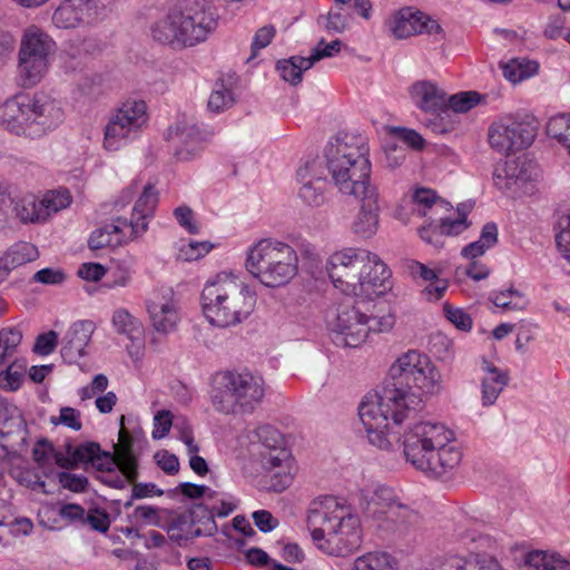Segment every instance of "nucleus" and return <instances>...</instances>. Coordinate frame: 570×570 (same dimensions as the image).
Segmentation results:
<instances>
[{"label": "nucleus", "mask_w": 570, "mask_h": 570, "mask_svg": "<svg viewBox=\"0 0 570 570\" xmlns=\"http://www.w3.org/2000/svg\"><path fill=\"white\" fill-rule=\"evenodd\" d=\"M50 423L53 425H63L73 431H79L82 428L80 412L69 406L61 407L58 416L50 417Z\"/></svg>", "instance_id": "57"}, {"label": "nucleus", "mask_w": 570, "mask_h": 570, "mask_svg": "<svg viewBox=\"0 0 570 570\" xmlns=\"http://www.w3.org/2000/svg\"><path fill=\"white\" fill-rule=\"evenodd\" d=\"M216 531L217 525L212 519H206L203 527H196L187 522H174L167 529L169 539L179 546H185L197 537L213 535Z\"/></svg>", "instance_id": "33"}, {"label": "nucleus", "mask_w": 570, "mask_h": 570, "mask_svg": "<svg viewBox=\"0 0 570 570\" xmlns=\"http://www.w3.org/2000/svg\"><path fill=\"white\" fill-rule=\"evenodd\" d=\"M147 312L157 333L167 335L177 330L180 322L179 302L171 288L154 292L147 301Z\"/></svg>", "instance_id": "21"}, {"label": "nucleus", "mask_w": 570, "mask_h": 570, "mask_svg": "<svg viewBox=\"0 0 570 570\" xmlns=\"http://www.w3.org/2000/svg\"><path fill=\"white\" fill-rule=\"evenodd\" d=\"M111 323L118 334L128 337H131L140 328V322L125 308H118L114 312Z\"/></svg>", "instance_id": "48"}, {"label": "nucleus", "mask_w": 570, "mask_h": 570, "mask_svg": "<svg viewBox=\"0 0 570 570\" xmlns=\"http://www.w3.org/2000/svg\"><path fill=\"white\" fill-rule=\"evenodd\" d=\"M255 436L262 443L261 463L265 471L268 489L283 492L293 481L294 460L291 452L283 445L281 433L271 425H262L255 430Z\"/></svg>", "instance_id": "12"}, {"label": "nucleus", "mask_w": 570, "mask_h": 570, "mask_svg": "<svg viewBox=\"0 0 570 570\" xmlns=\"http://www.w3.org/2000/svg\"><path fill=\"white\" fill-rule=\"evenodd\" d=\"M390 375L395 381L392 387H401L406 395H417L421 406L424 396L442 391L440 371L429 356L416 350L401 354L391 365Z\"/></svg>", "instance_id": "10"}, {"label": "nucleus", "mask_w": 570, "mask_h": 570, "mask_svg": "<svg viewBox=\"0 0 570 570\" xmlns=\"http://www.w3.org/2000/svg\"><path fill=\"white\" fill-rule=\"evenodd\" d=\"M553 553L535 550L527 554L524 561L525 570H551Z\"/></svg>", "instance_id": "60"}, {"label": "nucleus", "mask_w": 570, "mask_h": 570, "mask_svg": "<svg viewBox=\"0 0 570 570\" xmlns=\"http://www.w3.org/2000/svg\"><path fill=\"white\" fill-rule=\"evenodd\" d=\"M72 202V197L67 189L48 190L41 197H39V208L41 215H43V223L48 218L67 208Z\"/></svg>", "instance_id": "38"}, {"label": "nucleus", "mask_w": 570, "mask_h": 570, "mask_svg": "<svg viewBox=\"0 0 570 570\" xmlns=\"http://www.w3.org/2000/svg\"><path fill=\"white\" fill-rule=\"evenodd\" d=\"M343 43L341 40L336 39L331 42H326L324 39L320 40L315 48H313L311 55L307 57L312 67L317 61L324 58H332L341 51Z\"/></svg>", "instance_id": "55"}, {"label": "nucleus", "mask_w": 570, "mask_h": 570, "mask_svg": "<svg viewBox=\"0 0 570 570\" xmlns=\"http://www.w3.org/2000/svg\"><path fill=\"white\" fill-rule=\"evenodd\" d=\"M409 94L412 102L424 112L440 114L448 108L445 91L433 81H415Z\"/></svg>", "instance_id": "28"}, {"label": "nucleus", "mask_w": 570, "mask_h": 570, "mask_svg": "<svg viewBox=\"0 0 570 570\" xmlns=\"http://www.w3.org/2000/svg\"><path fill=\"white\" fill-rule=\"evenodd\" d=\"M414 210L420 216H428L430 220L436 222L440 215L449 209V203L436 197L432 189L421 188L413 195Z\"/></svg>", "instance_id": "34"}, {"label": "nucleus", "mask_w": 570, "mask_h": 570, "mask_svg": "<svg viewBox=\"0 0 570 570\" xmlns=\"http://www.w3.org/2000/svg\"><path fill=\"white\" fill-rule=\"evenodd\" d=\"M480 371L481 404L488 407L497 402L500 394L508 386L510 376L507 370L497 366L484 357L480 361Z\"/></svg>", "instance_id": "27"}, {"label": "nucleus", "mask_w": 570, "mask_h": 570, "mask_svg": "<svg viewBox=\"0 0 570 570\" xmlns=\"http://www.w3.org/2000/svg\"><path fill=\"white\" fill-rule=\"evenodd\" d=\"M448 107L455 112H466L478 106L482 96L476 91H461L459 94L446 97Z\"/></svg>", "instance_id": "50"}, {"label": "nucleus", "mask_w": 570, "mask_h": 570, "mask_svg": "<svg viewBox=\"0 0 570 570\" xmlns=\"http://www.w3.org/2000/svg\"><path fill=\"white\" fill-rule=\"evenodd\" d=\"M95 332V324L91 321L75 322L66 332L62 340L61 354L69 362H75L86 354L91 336Z\"/></svg>", "instance_id": "29"}, {"label": "nucleus", "mask_w": 570, "mask_h": 570, "mask_svg": "<svg viewBox=\"0 0 570 570\" xmlns=\"http://www.w3.org/2000/svg\"><path fill=\"white\" fill-rule=\"evenodd\" d=\"M158 203V191L151 184L144 186L142 193L134 207V215L150 216Z\"/></svg>", "instance_id": "51"}, {"label": "nucleus", "mask_w": 570, "mask_h": 570, "mask_svg": "<svg viewBox=\"0 0 570 570\" xmlns=\"http://www.w3.org/2000/svg\"><path fill=\"white\" fill-rule=\"evenodd\" d=\"M125 223H117L114 219L111 223L104 225L94 230L88 239V246L92 250L102 249L105 247H117L124 244V236L121 235V227Z\"/></svg>", "instance_id": "35"}, {"label": "nucleus", "mask_w": 570, "mask_h": 570, "mask_svg": "<svg viewBox=\"0 0 570 570\" xmlns=\"http://www.w3.org/2000/svg\"><path fill=\"white\" fill-rule=\"evenodd\" d=\"M324 157L332 181L341 194L358 196L374 186L367 147L362 137L338 134L327 142Z\"/></svg>", "instance_id": "6"}, {"label": "nucleus", "mask_w": 570, "mask_h": 570, "mask_svg": "<svg viewBox=\"0 0 570 570\" xmlns=\"http://www.w3.org/2000/svg\"><path fill=\"white\" fill-rule=\"evenodd\" d=\"M547 132L550 137L557 139L570 156V115L552 117L548 121Z\"/></svg>", "instance_id": "45"}, {"label": "nucleus", "mask_w": 570, "mask_h": 570, "mask_svg": "<svg viewBox=\"0 0 570 570\" xmlns=\"http://www.w3.org/2000/svg\"><path fill=\"white\" fill-rule=\"evenodd\" d=\"M174 420L170 411L161 410L158 411L154 416V430H153V439L160 440L165 438L173 426Z\"/></svg>", "instance_id": "62"}, {"label": "nucleus", "mask_w": 570, "mask_h": 570, "mask_svg": "<svg viewBox=\"0 0 570 570\" xmlns=\"http://www.w3.org/2000/svg\"><path fill=\"white\" fill-rule=\"evenodd\" d=\"M236 509V504L225 495L216 492V497L208 501L205 510L208 515L206 519H212L215 522V518H225L229 515Z\"/></svg>", "instance_id": "53"}, {"label": "nucleus", "mask_w": 570, "mask_h": 570, "mask_svg": "<svg viewBox=\"0 0 570 570\" xmlns=\"http://www.w3.org/2000/svg\"><path fill=\"white\" fill-rule=\"evenodd\" d=\"M234 102L233 94L229 89L220 87L215 89L208 99V108L212 111L220 112L229 108Z\"/></svg>", "instance_id": "61"}, {"label": "nucleus", "mask_w": 570, "mask_h": 570, "mask_svg": "<svg viewBox=\"0 0 570 570\" xmlns=\"http://www.w3.org/2000/svg\"><path fill=\"white\" fill-rule=\"evenodd\" d=\"M443 312L446 320L461 331H470L472 327V318L462 308L454 307L449 303L443 305Z\"/></svg>", "instance_id": "58"}, {"label": "nucleus", "mask_w": 570, "mask_h": 570, "mask_svg": "<svg viewBox=\"0 0 570 570\" xmlns=\"http://www.w3.org/2000/svg\"><path fill=\"white\" fill-rule=\"evenodd\" d=\"M301 184L299 197L309 206H321L325 202L327 180L323 176L322 164L318 160L307 161L297 170Z\"/></svg>", "instance_id": "25"}, {"label": "nucleus", "mask_w": 570, "mask_h": 570, "mask_svg": "<svg viewBox=\"0 0 570 570\" xmlns=\"http://www.w3.org/2000/svg\"><path fill=\"white\" fill-rule=\"evenodd\" d=\"M58 481L61 488L75 493L85 492L89 483L87 476L71 472L58 473Z\"/></svg>", "instance_id": "59"}, {"label": "nucleus", "mask_w": 570, "mask_h": 570, "mask_svg": "<svg viewBox=\"0 0 570 570\" xmlns=\"http://www.w3.org/2000/svg\"><path fill=\"white\" fill-rule=\"evenodd\" d=\"M364 511L367 517L377 521L379 528L400 533H404L419 519L417 513L400 502L387 488L375 490Z\"/></svg>", "instance_id": "16"}, {"label": "nucleus", "mask_w": 570, "mask_h": 570, "mask_svg": "<svg viewBox=\"0 0 570 570\" xmlns=\"http://www.w3.org/2000/svg\"><path fill=\"white\" fill-rule=\"evenodd\" d=\"M276 35V29L272 24L264 26L259 28L256 33L254 35L253 41H252V56L249 59H253L257 51L261 49L266 48L272 40L274 39Z\"/></svg>", "instance_id": "64"}, {"label": "nucleus", "mask_w": 570, "mask_h": 570, "mask_svg": "<svg viewBox=\"0 0 570 570\" xmlns=\"http://www.w3.org/2000/svg\"><path fill=\"white\" fill-rule=\"evenodd\" d=\"M217 27V16L204 1L185 0L151 26L156 41L193 47L207 39Z\"/></svg>", "instance_id": "7"}, {"label": "nucleus", "mask_w": 570, "mask_h": 570, "mask_svg": "<svg viewBox=\"0 0 570 570\" xmlns=\"http://www.w3.org/2000/svg\"><path fill=\"white\" fill-rule=\"evenodd\" d=\"M439 225L434 226L435 222H432L420 229L421 238L435 247L442 246L441 236H454L464 232L469 225L464 214H460L456 218L451 217H439Z\"/></svg>", "instance_id": "30"}, {"label": "nucleus", "mask_w": 570, "mask_h": 570, "mask_svg": "<svg viewBox=\"0 0 570 570\" xmlns=\"http://www.w3.org/2000/svg\"><path fill=\"white\" fill-rule=\"evenodd\" d=\"M166 139L173 145L174 155L179 161H189L202 150V132L191 119L177 120L168 128Z\"/></svg>", "instance_id": "23"}, {"label": "nucleus", "mask_w": 570, "mask_h": 570, "mask_svg": "<svg viewBox=\"0 0 570 570\" xmlns=\"http://www.w3.org/2000/svg\"><path fill=\"white\" fill-rule=\"evenodd\" d=\"M421 409L417 395H406L401 387H385L382 393L368 392L358 406V416L366 431L368 442L386 452L395 450L399 439L389 430L387 420L395 424L414 417Z\"/></svg>", "instance_id": "4"}, {"label": "nucleus", "mask_w": 570, "mask_h": 570, "mask_svg": "<svg viewBox=\"0 0 570 570\" xmlns=\"http://www.w3.org/2000/svg\"><path fill=\"white\" fill-rule=\"evenodd\" d=\"M403 455L415 470L442 476L455 470L463 458L455 433L438 422L420 421L409 425L403 434Z\"/></svg>", "instance_id": "3"}, {"label": "nucleus", "mask_w": 570, "mask_h": 570, "mask_svg": "<svg viewBox=\"0 0 570 570\" xmlns=\"http://www.w3.org/2000/svg\"><path fill=\"white\" fill-rule=\"evenodd\" d=\"M256 306V294L237 275L220 272L204 284L200 307L207 322L219 328L247 320Z\"/></svg>", "instance_id": "5"}, {"label": "nucleus", "mask_w": 570, "mask_h": 570, "mask_svg": "<svg viewBox=\"0 0 570 570\" xmlns=\"http://www.w3.org/2000/svg\"><path fill=\"white\" fill-rule=\"evenodd\" d=\"M318 22L330 32H343L351 23V16L343 7H336L321 17Z\"/></svg>", "instance_id": "47"}, {"label": "nucleus", "mask_w": 570, "mask_h": 570, "mask_svg": "<svg viewBox=\"0 0 570 570\" xmlns=\"http://www.w3.org/2000/svg\"><path fill=\"white\" fill-rule=\"evenodd\" d=\"M312 68L307 57L293 56L288 59L279 60L276 65L281 77L291 85H297L302 81L304 71Z\"/></svg>", "instance_id": "39"}, {"label": "nucleus", "mask_w": 570, "mask_h": 570, "mask_svg": "<svg viewBox=\"0 0 570 570\" xmlns=\"http://www.w3.org/2000/svg\"><path fill=\"white\" fill-rule=\"evenodd\" d=\"M179 489L184 495H186L190 499H202L203 500V503L197 505L193 511V514L195 517L198 515L199 511L205 510L208 501L213 500L216 497V491L212 490L210 488H208L206 485H198V484L186 482V483H181L179 485Z\"/></svg>", "instance_id": "49"}, {"label": "nucleus", "mask_w": 570, "mask_h": 570, "mask_svg": "<svg viewBox=\"0 0 570 570\" xmlns=\"http://www.w3.org/2000/svg\"><path fill=\"white\" fill-rule=\"evenodd\" d=\"M38 256L39 252L31 243L19 242L10 246L0 257V283L12 269L36 261Z\"/></svg>", "instance_id": "32"}, {"label": "nucleus", "mask_w": 570, "mask_h": 570, "mask_svg": "<svg viewBox=\"0 0 570 570\" xmlns=\"http://www.w3.org/2000/svg\"><path fill=\"white\" fill-rule=\"evenodd\" d=\"M353 570H397L392 558L385 552H370L356 558Z\"/></svg>", "instance_id": "43"}, {"label": "nucleus", "mask_w": 570, "mask_h": 570, "mask_svg": "<svg viewBox=\"0 0 570 570\" xmlns=\"http://www.w3.org/2000/svg\"><path fill=\"white\" fill-rule=\"evenodd\" d=\"M306 523L314 543L327 554L346 556L361 546V520L343 498L324 495L313 500Z\"/></svg>", "instance_id": "2"}, {"label": "nucleus", "mask_w": 570, "mask_h": 570, "mask_svg": "<svg viewBox=\"0 0 570 570\" xmlns=\"http://www.w3.org/2000/svg\"><path fill=\"white\" fill-rule=\"evenodd\" d=\"M353 197L360 200V208L351 224V230L361 239H370L376 234L380 223L377 188L373 186Z\"/></svg>", "instance_id": "24"}, {"label": "nucleus", "mask_w": 570, "mask_h": 570, "mask_svg": "<svg viewBox=\"0 0 570 570\" xmlns=\"http://www.w3.org/2000/svg\"><path fill=\"white\" fill-rule=\"evenodd\" d=\"M21 340L22 334L17 328L7 327L0 331V363L16 352Z\"/></svg>", "instance_id": "52"}, {"label": "nucleus", "mask_w": 570, "mask_h": 570, "mask_svg": "<svg viewBox=\"0 0 570 570\" xmlns=\"http://www.w3.org/2000/svg\"><path fill=\"white\" fill-rule=\"evenodd\" d=\"M498 242V227L493 223L483 226L480 238L462 249V256L475 261Z\"/></svg>", "instance_id": "37"}, {"label": "nucleus", "mask_w": 570, "mask_h": 570, "mask_svg": "<svg viewBox=\"0 0 570 570\" xmlns=\"http://www.w3.org/2000/svg\"><path fill=\"white\" fill-rule=\"evenodd\" d=\"M63 120L65 109L59 100L42 94L30 98L29 137H41L58 128Z\"/></svg>", "instance_id": "22"}, {"label": "nucleus", "mask_w": 570, "mask_h": 570, "mask_svg": "<svg viewBox=\"0 0 570 570\" xmlns=\"http://www.w3.org/2000/svg\"><path fill=\"white\" fill-rule=\"evenodd\" d=\"M425 570H504L493 558L448 556L435 560Z\"/></svg>", "instance_id": "31"}, {"label": "nucleus", "mask_w": 570, "mask_h": 570, "mask_svg": "<svg viewBox=\"0 0 570 570\" xmlns=\"http://www.w3.org/2000/svg\"><path fill=\"white\" fill-rule=\"evenodd\" d=\"M537 136L533 122L513 115L494 120L488 129L490 147L501 155H509L528 148Z\"/></svg>", "instance_id": "17"}, {"label": "nucleus", "mask_w": 570, "mask_h": 570, "mask_svg": "<svg viewBox=\"0 0 570 570\" xmlns=\"http://www.w3.org/2000/svg\"><path fill=\"white\" fill-rule=\"evenodd\" d=\"M17 223L22 225L43 223L38 196L32 193L16 196L0 195V228H13Z\"/></svg>", "instance_id": "20"}, {"label": "nucleus", "mask_w": 570, "mask_h": 570, "mask_svg": "<svg viewBox=\"0 0 570 570\" xmlns=\"http://www.w3.org/2000/svg\"><path fill=\"white\" fill-rule=\"evenodd\" d=\"M326 325L338 346L358 347L370 333L368 316L350 304H340L326 314Z\"/></svg>", "instance_id": "18"}, {"label": "nucleus", "mask_w": 570, "mask_h": 570, "mask_svg": "<svg viewBox=\"0 0 570 570\" xmlns=\"http://www.w3.org/2000/svg\"><path fill=\"white\" fill-rule=\"evenodd\" d=\"M125 417L121 416L119 442L115 445L114 453L101 451L95 454L91 464L102 472L101 481L115 489H124L128 483H135L138 478L137 458L132 452L131 438L122 428Z\"/></svg>", "instance_id": "13"}, {"label": "nucleus", "mask_w": 570, "mask_h": 570, "mask_svg": "<svg viewBox=\"0 0 570 570\" xmlns=\"http://www.w3.org/2000/svg\"><path fill=\"white\" fill-rule=\"evenodd\" d=\"M67 273L60 267H46L36 272L32 282L42 285L58 286L67 281Z\"/></svg>", "instance_id": "54"}, {"label": "nucleus", "mask_w": 570, "mask_h": 570, "mask_svg": "<svg viewBox=\"0 0 570 570\" xmlns=\"http://www.w3.org/2000/svg\"><path fill=\"white\" fill-rule=\"evenodd\" d=\"M147 106L142 100H127L110 116L104 137L106 150L116 151L134 139L147 125Z\"/></svg>", "instance_id": "15"}, {"label": "nucleus", "mask_w": 570, "mask_h": 570, "mask_svg": "<svg viewBox=\"0 0 570 570\" xmlns=\"http://www.w3.org/2000/svg\"><path fill=\"white\" fill-rule=\"evenodd\" d=\"M540 170L535 164L525 158L507 159L495 166L494 186L512 199L533 197L539 191Z\"/></svg>", "instance_id": "14"}, {"label": "nucleus", "mask_w": 570, "mask_h": 570, "mask_svg": "<svg viewBox=\"0 0 570 570\" xmlns=\"http://www.w3.org/2000/svg\"><path fill=\"white\" fill-rule=\"evenodd\" d=\"M264 396L265 383L259 375L247 371H224L214 376L210 399L219 413H252Z\"/></svg>", "instance_id": "9"}, {"label": "nucleus", "mask_w": 570, "mask_h": 570, "mask_svg": "<svg viewBox=\"0 0 570 570\" xmlns=\"http://www.w3.org/2000/svg\"><path fill=\"white\" fill-rule=\"evenodd\" d=\"M333 286L347 296L372 301L392 288V273L377 254L364 248L344 247L326 261Z\"/></svg>", "instance_id": "1"}, {"label": "nucleus", "mask_w": 570, "mask_h": 570, "mask_svg": "<svg viewBox=\"0 0 570 570\" xmlns=\"http://www.w3.org/2000/svg\"><path fill=\"white\" fill-rule=\"evenodd\" d=\"M539 65L535 61L513 59L503 66V76L511 82H520L537 73Z\"/></svg>", "instance_id": "44"}, {"label": "nucleus", "mask_w": 570, "mask_h": 570, "mask_svg": "<svg viewBox=\"0 0 570 570\" xmlns=\"http://www.w3.org/2000/svg\"><path fill=\"white\" fill-rule=\"evenodd\" d=\"M117 0H62L52 13L58 29L90 27L101 21Z\"/></svg>", "instance_id": "19"}, {"label": "nucleus", "mask_w": 570, "mask_h": 570, "mask_svg": "<svg viewBox=\"0 0 570 570\" xmlns=\"http://www.w3.org/2000/svg\"><path fill=\"white\" fill-rule=\"evenodd\" d=\"M30 98L16 96L0 105V126L29 137Z\"/></svg>", "instance_id": "26"}, {"label": "nucleus", "mask_w": 570, "mask_h": 570, "mask_svg": "<svg viewBox=\"0 0 570 570\" xmlns=\"http://www.w3.org/2000/svg\"><path fill=\"white\" fill-rule=\"evenodd\" d=\"M63 453L57 451L48 440H39L32 449V459L37 466L42 470L45 476L52 473V463L58 465V458Z\"/></svg>", "instance_id": "40"}, {"label": "nucleus", "mask_w": 570, "mask_h": 570, "mask_svg": "<svg viewBox=\"0 0 570 570\" xmlns=\"http://www.w3.org/2000/svg\"><path fill=\"white\" fill-rule=\"evenodd\" d=\"M422 12L401 11L394 19L391 30L395 38L405 39L420 33Z\"/></svg>", "instance_id": "42"}, {"label": "nucleus", "mask_w": 570, "mask_h": 570, "mask_svg": "<svg viewBox=\"0 0 570 570\" xmlns=\"http://www.w3.org/2000/svg\"><path fill=\"white\" fill-rule=\"evenodd\" d=\"M490 299L502 311L518 312L524 309L529 304L527 295L512 286L504 291L492 293Z\"/></svg>", "instance_id": "41"}, {"label": "nucleus", "mask_w": 570, "mask_h": 570, "mask_svg": "<svg viewBox=\"0 0 570 570\" xmlns=\"http://www.w3.org/2000/svg\"><path fill=\"white\" fill-rule=\"evenodd\" d=\"M56 48L52 37L38 26L31 24L22 31L17 71L23 87H33L46 77Z\"/></svg>", "instance_id": "11"}, {"label": "nucleus", "mask_w": 570, "mask_h": 570, "mask_svg": "<svg viewBox=\"0 0 570 570\" xmlns=\"http://www.w3.org/2000/svg\"><path fill=\"white\" fill-rule=\"evenodd\" d=\"M22 381L23 372L14 365H10L6 371L0 373V387L2 390L16 391L21 386Z\"/></svg>", "instance_id": "63"}, {"label": "nucleus", "mask_w": 570, "mask_h": 570, "mask_svg": "<svg viewBox=\"0 0 570 570\" xmlns=\"http://www.w3.org/2000/svg\"><path fill=\"white\" fill-rule=\"evenodd\" d=\"M213 247V244L209 242L190 240L181 243L178 247L177 259L181 262L198 261L206 256Z\"/></svg>", "instance_id": "46"}, {"label": "nucleus", "mask_w": 570, "mask_h": 570, "mask_svg": "<svg viewBox=\"0 0 570 570\" xmlns=\"http://www.w3.org/2000/svg\"><path fill=\"white\" fill-rule=\"evenodd\" d=\"M99 446L96 442H85L77 446L66 444V453L58 458V466L73 469L80 463H91L95 454L99 452Z\"/></svg>", "instance_id": "36"}, {"label": "nucleus", "mask_w": 570, "mask_h": 570, "mask_svg": "<svg viewBox=\"0 0 570 570\" xmlns=\"http://www.w3.org/2000/svg\"><path fill=\"white\" fill-rule=\"evenodd\" d=\"M149 216L137 215V219L134 217L128 222L126 218H116L117 223H125L121 227V235L124 236V243L130 238L141 236L148 228L147 218Z\"/></svg>", "instance_id": "56"}, {"label": "nucleus", "mask_w": 570, "mask_h": 570, "mask_svg": "<svg viewBox=\"0 0 570 570\" xmlns=\"http://www.w3.org/2000/svg\"><path fill=\"white\" fill-rule=\"evenodd\" d=\"M245 266L262 285L277 288L297 275L298 255L287 243L264 238L248 248Z\"/></svg>", "instance_id": "8"}]
</instances>
